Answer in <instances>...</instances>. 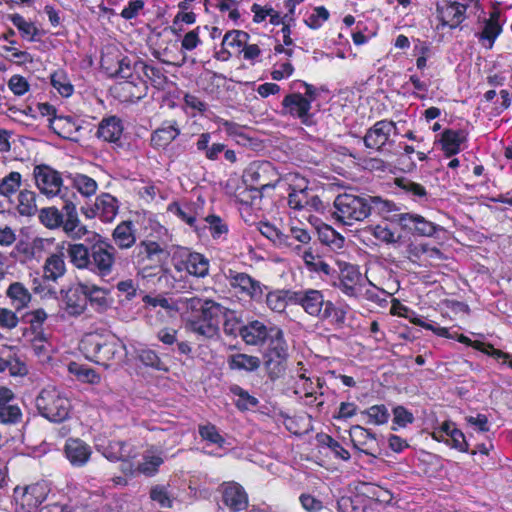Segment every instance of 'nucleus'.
I'll return each instance as SVG.
<instances>
[{
	"mask_svg": "<svg viewBox=\"0 0 512 512\" xmlns=\"http://www.w3.org/2000/svg\"><path fill=\"white\" fill-rule=\"evenodd\" d=\"M290 302L300 305L306 313L319 319H332L337 325H342L346 312L337 308L331 301H325L321 291L307 289L295 291L290 294Z\"/></svg>",
	"mask_w": 512,
	"mask_h": 512,
	"instance_id": "f257e3e1",
	"label": "nucleus"
},
{
	"mask_svg": "<svg viewBox=\"0 0 512 512\" xmlns=\"http://www.w3.org/2000/svg\"><path fill=\"white\" fill-rule=\"evenodd\" d=\"M79 347L87 359L106 368L120 363L124 355V347L120 343L95 333L85 335Z\"/></svg>",
	"mask_w": 512,
	"mask_h": 512,
	"instance_id": "f03ea898",
	"label": "nucleus"
},
{
	"mask_svg": "<svg viewBox=\"0 0 512 512\" xmlns=\"http://www.w3.org/2000/svg\"><path fill=\"white\" fill-rule=\"evenodd\" d=\"M38 413L54 423L67 420L72 410L67 394L55 386L44 387L35 398Z\"/></svg>",
	"mask_w": 512,
	"mask_h": 512,
	"instance_id": "7ed1b4c3",
	"label": "nucleus"
},
{
	"mask_svg": "<svg viewBox=\"0 0 512 512\" xmlns=\"http://www.w3.org/2000/svg\"><path fill=\"white\" fill-rule=\"evenodd\" d=\"M333 217L345 225H353L370 216V206L365 196L339 194L334 200Z\"/></svg>",
	"mask_w": 512,
	"mask_h": 512,
	"instance_id": "20e7f679",
	"label": "nucleus"
},
{
	"mask_svg": "<svg viewBox=\"0 0 512 512\" xmlns=\"http://www.w3.org/2000/svg\"><path fill=\"white\" fill-rule=\"evenodd\" d=\"M273 340L264 353V367L268 378L275 381L281 378L287 368L288 345L281 329L272 330Z\"/></svg>",
	"mask_w": 512,
	"mask_h": 512,
	"instance_id": "39448f33",
	"label": "nucleus"
},
{
	"mask_svg": "<svg viewBox=\"0 0 512 512\" xmlns=\"http://www.w3.org/2000/svg\"><path fill=\"white\" fill-rule=\"evenodd\" d=\"M290 192L288 195V204L296 210L304 209L308 206L316 207L320 200L308 189V181L298 174L289 173L285 177Z\"/></svg>",
	"mask_w": 512,
	"mask_h": 512,
	"instance_id": "423d86ee",
	"label": "nucleus"
},
{
	"mask_svg": "<svg viewBox=\"0 0 512 512\" xmlns=\"http://www.w3.org/2000/svg\"><path fill=\"white\" fill-rule=\"evenodd\" d=\"M48 493V486L40 482L24 487H15L13 492L16 503L15 512H36L38 506L47 498Z\"/></svg>",
	"mask_w": 512,
	"mask_h": 512,
	"instance_id": "0eeeda50",
	"label": "nucleus"
},
{
	"mask_svg": "<svg viewBox=\"0 0 512 512\" xmlns=\"http://www.w3.org/2000/svg\"><path fill=\"white\" fill-rule=\"evenodd\" d=\"M243 180L250 187L266 190L274 188L279 177L270 162H253L244 171Z\"/></svg>",
	"mask_w": 512,
	"mask_h": 512,
	"instance_id": "6e6552de",
	"label": "nucleus"
},
{
	"mask_svg": "<svg viewBox=\"0 0 512 512\" xmlns=\"http://www.w3.org/2000/svg\"><path fill=\"white\" fill-rule=\"evenodd\" d=\"M116 249L106 242H98L92 245L91 266L89 269L98 276H109L114 268Z\"/></svg>",
	"mask_w": 512,
	"mask_h": 512,
	"instance_id": "1a4fd4ad",
	"label": "nucleus"
},
{
	"mask_svg": "<svg viewBox=\"0 0 512 512\" xmlns=\"http://www.w3.org/2000/svg\"><path fill=\"white\" fill-rule=\"evenodd\" d=\"M35 182L39 190L47 196H55L61 192L63 184L60 174L46 165L34 169Z\"/></svg>",
	"mask_w": 512,
	"mask_h": 512,
	"instance_id": "9d476101",
	"label": "nucleus"
},
{
	"mask_svg": "<svg viewBox=\"0 0 512 512\" xmlns=\"http://www.w3.org/2000/svg\"><path fill=\"white\" fill-rule=\"evenodd\" d=\"M284 115L289 114L301 119V122L307 126L313 124L310 114V100L300 93H291L285 96L282 101Z\"/></svg>",
	"mask_w": 512,
	"mask_h": 512,
	"instance_id": "9b49d317",
	"label": "nucleus"
},
{
	"mask_svg": "<svg viewBox=\"0 0 512 512\" xmlns=\"http://www.w3.org/2000/svg\"><path fill=\"white\" fill-rule=\"evenodd\" d=\"M164 254V249L155 241L144 240L141 241L133 250L132 259L135 264L142 266L143 276H149L146 274L147 261L160 262L161 256Z\"/></svg>",
	"mask_w": 512,
	"mask_h": 512,
	"instance_id": "f8f14e48",
	"label": "nucleus"
},
{
	"mask_svg": "<svg viewBox=\"0 0 512 512\" xmlns=\"http://www.w3.org/2000/svg\"><path fill=\"white\" fill-rule=\"evenodd\" d=\"M276 326L267 327L263 322L254 320L240 328V336L248 345H262L265 341L273 340L272 330Z\"/></svg>",
	"mask_w": 512,
	"mask_h": 512,
	"instance_id": "ddd939ff",
	"label": "nucleus"
},
{
	"mask_svg": "<svg viewBox=\"0 0 512 512\" xmlns=\"http://www.w3.org/2000/svg\"><path fill=\"white\" fill-rule=\"evenodd\" d=\"M63 211L64 217L60 227H62L69 238L79 240L88 234L86 226L81 223L78 217L77 209L73 202L66 201L63 206Z\"/></svg>",
	"mask_w": 512,
	"mask_h": 512,
	"instance_id": "4468645a",
	"label": "nucleus"
},
{
	"mask_svg": "<svg viewBox=\"0 0 512 512\" xmlns=\"http://www.w3.org/2000/svg\"><path fill=\"white\" fill-rule=\"evenodd\" d=\"M395 129V123L392 121L381 120L376 122L365 134L363 140L367 148L381 151L388 142L392 130Z\"/></svg>",
	"mask_w": 512,
	"mask_h": 512,
	"instance_id": "2eb2a0df",
	"label": "nucleus"
},
{
	"mask_svg": "<svg viewBox=\"0 0 512 512\" xmlns=\"http://www.w3.org/2000/svg\"><path fill=\"white\" fill-rule=\"evenodd\" d=\"M395 221L403 228L413 231L421 236H432L437 226L418 214L401 213L396 215Z\"/></svg>",
	"mask_w": 512,
	"mask_h": 512,
	"instance_id": "dca6fc26",
	"label": "nucleus"
},
{
	"mask_svg": "<svg viewBox=\"0 0 512 512\" xmlns=\"http://www.w3.org/2000/svg\"><path fill=\"white\" fill-rule=\"evenodd\" d=\"M65 245L62 243L56 252L47 257L43 266V277L46 280L56 281L66 273Z\"/></svg>",
	"mask_w": 512,
	"mask_h": 512,
	"instance_id": "f3484780",
	"label": "nucleus"
},
{
	"mask_svg": "<svg viewBox=\"0 0 512 512\" xmlns=\"http://www.w3.org/2000/svg\"><path fill=\"white\" fill-rule=\"evenodd\" d=\"M349 435L353 446L362 453L366 455H370L376 457V439L374 434H372L368 429L360 426L354 425L349 430Z\"/></svg>",
	"mask_w": 512,
	"mask_h": 512,
	"instance_id": "a211bd4d",
	"label": "nucleus"
},
{
	"mask_svg": "<svg viewBox=\"0 0 512 512\" xmlns=\"http://www.w3.org/2000/svg\"><path fill=\"white\" fill-rule=\"evenodd\" d=\"M230 285L239 288L242 293L247 294L252 300L260 301L263 297L261 283L246 273H230Z\"/></svg>",
	"mask_w": 512,
	"mask_h": 512,
	"instance_id": "6ab92c4d",
	"label": "nucleus"
},
{
	"mask_svg": "<svg viewBox=\"0 0 512 512\" xmlns=\"http://www.w3.org/2000/svg\"><path fill=\"white\" fill-rule=\"evenodd\" d=\"M64 452L69 462L76 467L84 466L90 459L91 447L83 440L69 438L64 447Z\"/></svg>",
	"mask_w": 512,
	"mask_h": 512,
	"instance_id": "aec40b11",
	"label": "nucleus"
},
{
	"mask_svg": "<svg viewBox=\"0 0 512 512\" xmlns=\"http://www.w3.org/2000/svg\"><path fill=\"white\" fill-rule=\"evenodd\" d=\"M467 6L458 2L438 4L436 11L442 26L457 27L463 20Z\"/></svg>",
	"mask_w": 512,
	"mask_h": 512,
	"instance_id": "412c9836",
	"label": "nucleus"
},
{
	"mask_svg": "<svg viewBox=\"0 0 512 512\" xmlns=\"http://www.w3.org/2000/svg\"><path fill=\"white\" fill-rule=\"evenodd\" d=\"M64 310L73 317L81 315L87 307L84 284L68 289L63 296Z\"/></svg>",
	"mask_w": 512,
	"mask_h": 512,
	"instance_id": "4be33fe9",
	"label": "nucleus"
},
{
	"mask_svg": "<svg viewBox=\"0 0 512 512\" xmlns=\"http://www.w3.org/2000/svg\"><path fill=\"white\" fill-rule=\"evenodd\" d=\"M222 494L224 503L234 511L245 509L248 504L247 494L238 483H224Z\"/></svg>",
	"mask_w": 512,
	"mask_h": 512,
	"instance_id": "5701e85b",
	"label": "nucleus"
},
{
	"mask_svg": "<svg viewBox=\"0 0 512 512\" xmlns=\"http://www.w3.org/2000/svg\"><path fill=\"white\" fill-rule=\"evenodd\" d=\"M180 134L177 121H166L151 134V145L156 149L167 147Z\"/></svg>",
	"mask_w": 512,
	"mask_h": 512,
	"instance_id": "b1692460",
	"label": "nucleus"
},
{
	"mask_svg": "<svg viewBox=\"0 0 512 512\" xmlns=\"http://www.w3.org/2000/svg\"><path fill=\"white\" fill-rule=\"evenodd\" d=\"M123 126L119 118L111 116L103 119L98 127L97 136L106 142L117 144L121 138Z\"/></svg>",
	"mask_w": 512,
	"mask_h": 512,
	"instance_id": "393cba45",
	"label": "nucleus"
},
{
	"mask_svg": "<svg viewBox=\"0 0 512 512\" xmlns=\"http://www.w3.org/2000/svg\"><path fill=\"white\" fill-rule=\"evenodd\" d=\"M66 252L70 262L76 268L89 269L91 266L92 247L89 249L82 243H69Z\"/></svg>",
	"mask_w": 512,
	"mask_h": 512,
	"instance_id": "a878e982",
	"label": "nucleus"
},
{
	"mask_svg": "<svg viewBox=\"0 0 512 512\" xmlns=\"http://www.w3.org/2000/svg\"><path fill=\"white\" fill-rule=\"evenodd\" d=\"M115 244L120 249H128L136 242L135 228L132 222L124 221L117 225L112 234Z\"/></svg>",
	"mask_w": 512,
	"mask_h": 512,
	"instance_id": "bb28decb",
	"label": "nucleus"
},
{
	"mask_svg": "<svg viewBox=\"0 0 512 512\" xmlns=\"http://www.w3.org/2000/svg\"><path fill=\"white\" fill-rule=\"evenodd\" d=\"M465 139L466 137L462 131L447 129L442 133L439 142L446 156L450 157L460 151V145Z\"/></svg>",
	"mask_w": 512,
	"mask_h": 512,
	"instance_id": "cd10ccee",
	"label": "nucleus"
},
{
	"mask_svg": "<svg viewBox=\"0 0 512 512\" xmlns=\"http://www.w3.org/2000/svg\"><path fill=\"white\" fill-rule=\"evenodd\" d=\"M95 214L104 221H111L117 214L116 199L110 194H102L96 198Z\"/></svg>",
	"mask_w": 512,
	"mask_h": 512,
	"instance_id": "c85d7f7f",
	"label": "nucleus"
},
{
	"mask_svg": "<svg viewBox=\"0 0 512 512\" xmlns=\"http://www.w3.org/2000/svg\"><path fill=\"white\" fill-rule=\"evenodd\" d=\"M185 269L196 277H205L209 272V260L200 253H189L185 262Z\"/></svg>",
	"mask_w": 512,
	"mask_h": 512,
	"instance_id": "c756f323",
	"label": "nucleus"
},
{
	"mask_svg": "<svg viewBox=\"0 0 512 512\" xmlns=\"http://www.w3.org/2000/svg\"><path fill=\"white\" fill-rule=\"evenodd\" d=\"M6 294L15 304L16 311L26 308L32 299L31 293L20 282L10 284Z\"/></svg>",
	"mask_w": 512,
	"mask_h": 512,
	"instance_id": "7c9ffc66",
	"label": "nucleus"
},
{
	"mask_svg": "<svg viewBox=\"0 0 512 512\" xmlns=\"http://www.w3.org/2000/svg\"><path fill=\"white\" fill-rule=\"evenodd\" d=\"M261 365L257 356L238 353L230 356L229 367L233 370H244L247 372L256 371Z\"/></svg>",
	"mask_w": 512,
	"mask_h": 512,
	"instance_id": "2f4dec72",
	"label": "nucleus"
},
{
	"mask_svg": "<svg viewBox=\"0 0 512 512\" xmlns=\"http://www.w3.org/2000/svg\"><path fill=\"white\" fill-rule=\"evenodd\" d=\"M68 371L74 375L78 381L89 384H99L101 381L100 375L92 368L79 364L77 362H70L68 364Z\"/></svg>",
	"mask_w": 512,
	"mask_h": 512,
	"instance_id": "473e14b6",
	"label": "nucleus"
},
{
	"mask_svg": "<svg viewBox=\"0 0 512 512\" xmlns=\"http://www.w3.org/2000/svg\"><path fill=\"white\" fill-rule=\"evenodd\" d=\"M226 308L212 300H206V304L200 313V317L208 323H213L219 328V324L225 316Z\"/></svg>",
	"mask_w": 512,
	"mask_h": 512,
	"instance_id": "72a5a7b5",
	"label": "nucleus"
},
{
	"mask_svg": "<svg viewBox=\"0 0 512 512\" xmlns=\"http://www.w3.org/2000/svg\"><path fill=\"white\" fill-rule=\"evenodd\" d=\"M359 278V273L354 267L347 268L342 271L339 282L336 286L347 296L355 297L357 295V288L355 282Z\"/></svg>",
	"mask_w": 512,
	"mask_h": 512,
	"instance_id": "f704fd0d",
	"label": "nucleus"
},
{
	"mask_svg": "<svg viewBox=\"0 0 512 512\" xmlns=\"http://www.w3.org/2000/svg\"><path fill=\"white\" fill-rule=\"evenodd\" d=\"M230 392L237 397V400L235 401L236 407L241 410H249L251 408H254L258 405L259 401L256 397L250 395L248 391L244 390L239 385H232L229 388Z\"/></svg>",
	"mask_w": 512,
	"mask_h": 512,
	"instance_id": "c9c22d12",
	"label": "nucleus"
},
{
	"mask_svg": "<svg viewBox=\"0 0 512 512\" xmlns=\"http://www.w3.org/2000/svg\"><path fill=\"white\" fill-rule=\"evenodd\" d=\"M17 210L22 216L34 215L37 211L36 194L29 190H22L18 195Z\"/></svg>",
	"mask_w": 512,
	"mask_h": 512,
	"instance_id": "e433bc0d",
	"label": "nucleus"
},
{
	"mask_svg": "<svg viewBox=\"0 0 512 512\" xmlns=\"http://www.w3.org/2000/svg\"><path fill=\"white\" fill-rule=\"evenodd\" d=\"M64 213L56 207L43 208L39 212L40 222L49 229L59 228L63 222Z\"/></svg>",
	"mask_w": 512,
	"mask_h": 512,
	"instance_id": "4c0bfd02",
	"label": "nucleus"
},
{
	"mask_svg": "<svg viewBox=\"0 0 512 512\" xmlns=\"http://www.w3.org/2000/svg\"><path fill=\"white\" fill-rule=\"evenodd\" d=\"M291 293L284 290L269 292L266 296V304L272 311L281 313L286 309Z\"/></svg>",
	"mask_w": 512,
	"mask_h": 512,
	"instance_id": "58836bf2",
	"label": "nucleus"
},
{
	"mask_svg": "<svg viewBox=\"0 0 512 512\" xmlns=\"http://www.w3.org/2000/svg\"><path fill=\"white\" fill-rule=\"evenodd\" d=\"M137 357H138L139 361L147 367H151L158 371H164V372L168 371V368L165 365V363L160 359L158 354L152 349H148V348L140 349L137 353Z\"/></svg>",
	"mask_w": 512,
	"mask_h": 512,
	"instance_id": "ea45409f",
	"label": "nucleus"
},
{
	"mask_svg": "<svg viewBox=\"0 0 512 512\" xmlns=\"http://www.w3.org/2000/svg\"><path fill=\"white\" fill-rule=\"evenodd\" d=\"M104 455L111 461H125L131 456V453L124 442L112 441L105 448Z\"/></svg>",
	"mask_w": 512,
	"mask_h": 512,
	"instance_id": "a19ab883",
	"label": "nucleus"
},
{
	"mask_svg": "<svg viewBox=\"0 0 512 512\" xmlns=\"http://www.w3.org/2000/svg\"><path fill=\"white\" fill-rule=\"evenodd\" d=\"M248 39V33L241 30H232L225 34L222 41V47L225 51L230 53V48H240L248 42Z\"/></svg>",
	"mask_w": 512,
	"mask_h": 512,
	"instance_id": "79ce46f5",
	"label": "nucleus"
},
{
	"mask_svg": "<svg viewBox=\"0 0 512 512\" xmlns=\"http://www.w3.org/2000/svg\"><path fill=\"white\" fill-rule=\"evenodd\" d=\"M86 302L97 305L99 308L107 307V291L95 285L84 284Z\"/></svg>",
	"mask_w": 512,
	"mask_h": 512,
	"instance_id": "37998d69",
	"label": "nucleus"
},
{
	"mask_svg": "<svg viewBox=\"0 0 512 512\" xmlns=\"http://www.w3.org/2000/svg\"><path fill=\"white\" fill-rule=\"evenodd\" d=\"M188 325L191 331L205 338H213L219 332L218 327L213 323L204 321L200 316L194 320H190Z\"/></svg>",
	"mask_w": 512,
	"mask_h": 512,
	"instance_id": "c03bdc74",
	"label": "nucleus"
},
{
	"mask_svg": "<svg viewBox=\"0 0 512 512\" xmlns=\"http://www.w3.org/2000/svg\"><path fill=\"white\" fill-rule=\"evenodd\" d=\"M259 230L263 236L279 247H284V244L288 242L286 233L270 223H261Z\"/></svg>",
	"mask_w": 512,
	"mask_h": 512,
	"instance_id": "a18cd8bd",
	"label": "nucleus"
},
{
	"mask_svg": "<svg viewBox=\"0 0 512 512\" xmlns=\"http://www.w3.org/2000/svg\"><path fill=\"white\" fill-rule=\"evenodd\" d=\"M363 502L364 498L361 495H355L354 497H341L337 505L340 512H365Z\"/></svg>",
	"mask_w": 512,
	"mask_h": 512,
	"instance_id": "49530a36",
	"label": "nucleus"
},
{
	"mask_svg": "<svg viewBox=\"0 0 512 512\" xmlns=\"http://www.w3.org/2000/svg\"><path fill=\"white\" fill-rule=\"evenodd\" d=\"M21 185V174L10 172L0 183V194L9 197L14 194Z\"/></svg>",
	"mask_w": 512,
	"mask_h": 512,
	"instance_id": "de8ad7c7",
	"label": "nucleus"
},
{
	"mask_svg": "<svg viewBox=\"0 0 512 512\" xmlns=\"http://www.w3.org/2000/svg\"><path fill=\"white\" fill-rule=\"evenodd\" d=\"M286 236L288 237V242L284 244V247L289 248H299V245H295L296 241L301 244H307L311 240L310 233L306 229L296 226L290 227Z\"/></svg>",
	"mask_w": 512,
	"mask_h": 512,
	"instance_id": "09e8293b",
	"label": "nucleus"
},
{
	"mask_svg": "<svg viewBox=\"0 0 512 512\" xmlns=\"http://www.w3.org/2000/svg\"><path fill=\"white\" fill-rule=\"evenodd\" d=\"M362 414L367 415L369 420V424L382 425L387 423L389 419V412L385 405H374L368 408L365 411H362Z\"/></svg>",
	"mask_w": 512,
	"mask_h": 512,
	"instance_id": "8fccbe9b",
	"label": "nucleus"
},
{
	"mask_svg": "<svg viewBox=\"0 0 512 512\" xmlns=\"http://www.w3.org/2000/svg\"><path fill=\"white\" fill-rule=\"evenodd\" d=\"M51 84L64 97H69L73 93V85L62 71H56L51 75Z\"/></svg>",
	"mask_w": 512,
	"mask_h": 512,
	"instance_id": "3c124183",
	"label": "nucleus"
},
{
	"mask_svg": "<svg viewBox=\"0 0 512 512\" xmlns=\"http://www.w3.org/2000/svg\"><path fill=\"white\" fill-rule=\"evenodd\" d=\"M360 495L362 497L367 496L373 500L383 502L389 501L391 498V494L388 490L370 483L362 484Z\"/></svg>",
	"mask_w": 512,
	"mask_h": 512,
	"instance_id": "603ef678",
	"label": "nucleus"
},
{
	"mask_svg": "<svg viewBox=\"0 0 512 512\" xmlns=\"http://www.w3.org/2000/svg\"><path fill=\"white\" fill-rule=\"evenodd\" d=\"M12 23L18 28L24 38L30 41L34 40L38 29L33 23L26 21L20 14H13L10 16Z\"/></svg>",
	"mask_w": 512,
	"mask_h": 512,
	"instance_id": "864d4df0",
	"label": "nucleus"
},
{
	"mask_svg": "<svg viewBox=\"0 0 512 512\" xmlns=\"http://www.w3.org/2000/svg\"><path fill=\"white\" fill-rule=\"evenodd\" d=\"M22 419L21 409L17 405H5L0 407V423L5 425L17 424Z\"/></svg>",
	"mask_w": 512,
	"mask_h": 512,
	"instance_id": "5fc2aeb1",
	"label": "nucleus"
},
{
	"mask_svg": "<svg viewBox=\"0 0 512 512\" xmlns=\"http://www.w3.org/2000/svg\"><path fill=\"white\" fill-rule=\"evenodd\" d=\"M303 260L310 270L330 275L331 267L329 264L321 260L318 256H315L312 252L305 251L303 254Z\"/></svg>",
	"mask_w": 512,
	"mask_h": 512,
	"instance_id": "6e6d98bb",
	"label": "nucleus"
},
{
	"mask_svg": "<svg viewBox=\"0 0 512 512\" xmlns=\"http://www.w3.org/2000/svg\"><path fill=\"white\" fill-rule=\"evenodd\" d=\"M366 200L370 206V214L372 211L380 215L391 212L395 209V204L389 200H384L379 196H366Z\"/></svg>",
	"mask_w": 512,
	"mask_h": 512,
	"instance_id": "4d7b16f0",
	"label": "nucleus"
},
{
	"mask_svg": "<svg viewBox=\"0 0 512 512\" xmlns=\"http://www.w3.org/2000/svg\"><path fill=\"white\" fill-rule=\"evenodd\" d=\"M74 185L78 189V191L85 195L90 196L96 192L97 183L94 179L86 176V175H77L74 179Z\"/></svg>",
	"mask_w": 512,
	"mask_h": 512,
	"instance_id": "13d9d810",
	"label": "nucleus"
},
{
	"mask_svg": "<svg viewBox=\"0 0 512 512\" xmlns=\"http://www.w3.org/2000/svg\"><path fill=\"white\" fill-rule=\"evenodd\" d=\"M19 324V318L16 312L8 308H0V328L4 330H13Z\"/></svg>",
	"mask_w": 512,
	"mask_h": 512,
	"instance_id": "bf43d9fd",
	"label": "nucleus"
},
{
	"mask_svg": "<svg viewBox=\"0 0 512 512\" xmlns=\"http://www.w3.org/2000/svg\"><path fill=\"white\" fill-rule=\"evenodd\" d=\"M251 10L254 13V22H257V23L262 22L266 18V15H270V22L272 24L279 23L280 16L272 8L265 9L258 4H253Z\"/></svg>",
	"mask_w": 512,
	"mask_h": 512,
	"instance_id": "052dcab7",
	"label": "nucleus"
},
{
	"mask_svg": "<svg viewBox=\"0 0 512 512\" xmlns=\"http://www.w3.org/2000/svg\"><path fill=\"white\" fill-rule=\"evenodd\" d=\"M205 221L209 225V229L213 238H219L223 234L228 232L227 225L222 221L219 216L216 215H208L205 218Z\"/></svg>",
	"mask_w": 512,
	"mask_h": 512,
	"instance_id": "680f3d73",
	"label": "nucleus"
},
{
	"mask_svg": "<svg viewBox=\"0 0 512 512\" xmlns=\"http://www.w3.org/2000/svg\"><path fill=\"white\" fill-rule=\"evenodd\" d=\"M396 184L398 187L402 188L408 193H411L414 196L417 197H424L426 196V190L425 188L418 183H415L409 179L406 178H398L396 179Z\"/></svg>",
	"mask_w": 512,
	"mask_h": 512,
	"instance_id": "e2e57ef3",
	"label": "nucleus"
},
{
	"mask_svg": "<svg viewBox=\"0 0 512 512\" xmlns=\"http://www.w3.org/2000/svg\"><path fill=\"white\" fill-rule=\"evenodd\" d=\"M143 302L150 307H153V308L161 307L168 312L177 311V307L173 303H171L167 298L160 296V295H158V296L145 295L143 297Z\"/></svg>",
	"mask_w": 512,
	"mask_h": 512,
	"instance_id": "0e129e2a",
	"label": "nucleus"
},
{
	"mask_svg": "<svg viewBox=\"0 0 512 512\" xmlns=\"http://www.w3.org/2000/svg\"><path fill=\"white\" fill-rule=\"evenodd\" d=\"M224 321L223 328L224 332L228 335H233L238 331L240 333V320L237 318L234 311H231L226 308L225 316H223Z\"/></svg>",
	"mask_w": 512,
	"mask_h": 512,
	"instance_id": "69168bd1",
	"label": "nucleus"
},
{
	"mask_svg": "<svg viewBox=\"0 0 512 512\" xmlns=\"http://www.w3.org/2000/svg\"><path fill=\"white\" fill-rule=\"evenodd\" d=\"M373 235L378 240L387 244L397 243L401 238L400 235H395L388 227L381 225H377L373 228Z\"/></svg>",
	"mask_w": 512,
	"mask_h": 512,
	"instance_id": "338daca9",
	"label": "nucleus"
},
{
	"mask_svg": "<svg viewBox=\"0 0 512 512\" xmlns=\"http://www.w3.org/2000/svg\"><path fill=\"white\" fill-rule=\"evenodd\" d=\"M199 434L204 440L214 444L221 445L224 442V438L218 433L216 427L211 424L200 426Z\"/></svg>",
	"mask_w": 512,
	"mask_h": 512,
	"instance_id": "774afa93",
	"label": "nucleus"
}]
</instances>
